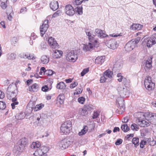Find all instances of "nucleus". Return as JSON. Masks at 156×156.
<instances>
[{
  "label": "nucleus",
  "mask_w": 156,
  "mask_h": 156,
  "mask_svg": "<svg viewBox=\"0 0 156 156\" xmlns=\"http://www.w3.org/2000/svg\"><path fill=\"white\" fill-rule=\"evenodd\" d=\"M105 59V56H98L95 59V63L97 64H101L104 62Z\"/></svg>",
  "instance_id": "6ab92c4d"
},
{
  "label": "nucleus",
  "mask_w": 156,
  "mask_h": 156,
  "mask_svg": "<svg viewBox=\"0 0 156 156\" xmlns=\"http://www.w3.org/2000/svg\"><path fill=\"white\" fill-rule=\"evenodd\" d=\"M48 43L50 47L52 48H55L57 47L58 43L55 39L52 37L48 38Z\"/></svg>",
  "instance_id": "2eb2a0df"
},
{
  "label": "nucleus",
  "mask_w": 156,
  "mask_h": 156,
  "mask_svg": "<svg viewBox=\"0 0 156 156\" xmlns=\"http://www.w3.org/2000/svg\"><path fill=\"white\" fill-rule=\"evenodd\" d=\"M144 116L146 119L148 120H152L153 119H156V114L146 112Z\"/></svg>",
  "instance_id": "f3484780"
},
{
  "label": "nucleus",
  "mask_w": 156,
  "mask_h": 156,
  "mask_svg": "<svg viewBox=\"0 0 156 156\" xmlns=\"http://www.w3.org/2000/svg\"><path fill=\"white\" fill-rule=\"evenodd\" d=\"M83 107L87 112L93 109V105H85Z\"/></svg>",
  "instance_id": "e433bc0d"
},
{
  "label": "nucleus",
  "mask_w": 156,
  "mask_h": 156,
  "mask_svg": "<svg viewBox=\"0 0 156 156\" xmlns=\"http://www.w3.org/2000/svg\"><path fill=\"white\" fill-rule=\"evenodd\" d=\"M97 44L89 42L88 44H83V49L85 51H90L94 47H97Z\"/></svg>",
  "instance_id": "ddd939ff"
},
{
  "label": "nucleus",
  "mask_w": 156,
  "mask_h": 156,
  "mask_svg": "<svg viewBox=\"0 0 156 156\" xmlns=\"http://www.w3.org/2000/svg\"><path fill=\"white\" fill-rule=\"evenodd\" d=\"M95 34L101 38H104L108 37V36L105 34V32L103 30L99 29H96L94 31Z\"/></svg>",
  "instance_id": "9b49d317"
},
{
  "label": "nucleus",
  "mask_w": 156,
  "mask_h": 156,
  "mask_svg": "<svg viewBox=\"0 0 156 156\" xmlns=\"http://www.w3.org/2000/svg\"><path fill=\"white\" fill-rule=\"evenodd\" d=\"M65 12L67 15L69 16H72L75 13L74 8L70 5H67L65 6Z\"/></svg>",
  "instance_id": "6e6552de"
},
{
  "label": "nucleus",
  "mask_w": 156,
  "mask_h": 156,
  "mask_svg": "<svg viewBox=\"0 0 156 156\" xmlns=\"http://www.w3.org/2000/svg\"><path fill=\"white\" fill-rule=\"evenodd\" d=\"M144 84L146 88L149 90H151L154 88L155 84L151 80L149 76H147L144 80Z\"/></svg>",
  "instance_id": "7ed1b4c3"
},
{
  "label": "nucleus",
  "mask_w": 156,
  "mask_h": 156,
  "mask_svg": "<svg viewBox=\"0 0 156 156\" xmlns=\"http://www.w3.org/2000/svg\"><path fill=\"white\" fill-rule=\"evenodd\" d=\"M122 65L123 64L121 61H116L114 65L113 70L118 71V70H119L121 68Z\"/></svg>",
  "instance_id": "dca6fc26"
},
{
  "label": "nucleus",
  "mask_w": 156,
  "mask_h": 156,
  "mask_svg": "<svg viewBox=\"0 0 156 156\" xmlns=\"http://www.w3.org/2000/svg\"><path fill=\"white\" fill-rule=\"evenodd\" d=\"M24 117L25 116L23 113H19L15 116L16 118L18 120L23 119Z\"/></svg>",
  "instance_id": "a19ab883"
},
{
  "label": "nucleus",
  "mask_w": 156,
  "mask_h": 156,
  "mask_svg": "<svg viewBox=\"0 0 156 156\" xmlns=\"http://www.w3.org/2000/svg\"><path fill=\"white\" fill-rule=\"evenodd\" d=\"M83 0H75L73 2V5H79L83 2Z\"/></svg>",
  "instance_id": "603ef678"
},
{
  "label": "nucleus",
  "mask_w": 156,
  "mask_h": 156,
  "mask_svg": "<svg viewBox=\"0 0 156 156\" xmlns=\"http://www.w3.org/2000/svg\"><path fill=\"white\" fill-rule=\"evenodd\" d=\"M62 54L63 52L61 51L56 50L54 51L52 55L54 58H59L62 55Z\"/></svg>",
  "instance_id": "aec40b11"
},
{
  "label": "nucleus",
  "mask_w": 156,
  "mask_h": 156,
  "mask_svg": "<svg viewBox=\"0 0 156 156\" xmlns=\"http://www.w3.org/2000/svg\"><path fill=\"white\" fill-rule=\"evenodd\" d=\"M12 12V8L11 7H9L8 8L7 11V14H11V12Z\"/></svg>",
  "instance_id": "774afa93"
},
{
  "label": "nucleus",
  "mask_w": 156,
  "mask_h": 156,
  "mask_svg": "<svg viewBox=\"0 0 156 156\" xmlns=\"http://www.w3.org/2000/svg\"><path fill=\"white\" fill-rule=\"evenodd\" d=\"M7 2H2L1 3V6L2 8L3 9H5L7 7Z\"/></svg>",
  "instance_id": "680f3d73"
},
{
  "label": "nucleus",
  "mask_w": 156,
  "mask_h": 156,
  "mask_svg": "<svg viewBox=\"0 0 156 156\" xmlns=\"http://www.w3.org/2000/svg\"><path fill=\"white\" fill-rule=\"evenodd\" d=\"M86 33L88 37V38L93 35L92 34V32L91 30H87L86 31Z\"/></svg>",
  "instance_id": "4d7b16f0"
},
{
  "label": "nucleus",
  "mask_w": 156,
  "mask_h": 156,
  "mask_svg": "<svg viewBox=\"0 0 156 156\" xmlns=\"http://www.w3.org/2000/svg\"><path fill=\"white\" fill-rule=\"evenodd\" d=\"M122 140L121 139H119L117 140L115 143V144L117 145H119L122 143Z\"/></svg>",
  "instance_id": "69168bd1"
},
{
  "label": "nucleus",
  "mask_w": 156,
  "mask_h": 156,
  "mask_svg": "<svg viewBox=\"0 0 156 156\" xmlns=\"http://www.w3.org/2000/svg\"><path fill=\"white\" fill-rule=\"evenodd\" d=\"M62 12L60 10H57L55 13L52 15V17L55 18L58 16L60 15L61 14Z\"/></svg>",
  "instance_id": "09e8293b"
},
{
  "label": "nucleus",
  "mask_w": 156,
  "mask_h": 156,
  "mask_svg": "<svg viewBox=\"0 0 156 156\" xmlns=\"http://www.w3.org/2000/svg\"><path fill=\"white\" fill-rule=\"evenodd\" d=\"M65 87V84L63 82H60L57 85V88L58 89H62Z\"/></svg>",
  "instance_id": "58836bf2"
},
{
  "label": "nucleus",
  "mask_w": 156,
  "mask_h": 156,
  "mask_svg": "<svg viewBox=\"0 0 156 156\" xmlns=\"http://www.w3.org/2000/svg\"><path fill=\"white\" fill-rule=\"evenodd\" d=\"M150 124H151V122L145 120L139 121L138 122V125L141 127L148 126L150 125Z\"/></svg>",
  "instance_id": "412c9836"
},
{
  "label": "nucleus",
  "mask_w": 156,
  "mask_h": 156,
  "mask_svg": "<svg viewBox=\"0 0 156 156\" xmlns=\"http://www.w3.org/2000/svg\"><path fill=\"white\" fill-rule=\"evenodd\" d=\"M78 85V83L77 82H75L70 84V88H73L76 87Z\"/></svg>",
  "instance_id": "0e129e2a"
},
{
  "label": "nucleus",
  "mask_w": 156,
  "mask_h": 156,
  "mask_svg": "<svg viewBox=\"0 0 156 156\" xmlns=\"http://www.w3.org/2000/svg\"><path fill=\"white\" fill-rule=\"evenodd\" d=\"M99 115V113H98L97 111H94L92 117L93 119H95L97 118Z\"/></svg>",
  "instance_id": "bf43d9fd"
},
{
  "label": "nucleus",
  "mask_w": 156,
  "mask_h": 156,
  "mask_svg": "<svg viewBox=\"0 0 156 156\" xmlns=\"http://www.w3.org/2000/svg\"><path fill=\"white\" fill-rule=\"evenodd\" d=\"M131 128L133 130L137 131L139 129V127L136 124L133 123L131 125Z\"/></svg>",
  "instance_id": "de8ad7c7"
},
{
  "label": "nucleus",
  "mask_w": 156,
  "mask_h": 156,
  "mask_svg": "<svg viewBox=\"0 0 156 156\" xmlns=\"http://www.w3.org/2000/svg\"><path fill=\"white\" fill-rule=\"evenodd\" d=\"M16 55L14 53H11L8 56V58L11 60L14 59L16 58Z\"/></svg>",
  "instance_id": "864d4df0"
},
{
  "label": "nucleus",
  "mask_w": 156,
  "mask_h": 156,
  "mask_svg": "<svg viewBox=\"0 0 156 156\" xmlns=\"http://www.w3.org/2000/svg\"><path fill=\"white\" fill-rule=\"evenodd\" d=\"M121 129L124 132H127L129 129V128L127 124H124L121 126Z\"/></svg>",
  "instance_id": "4c0bfd02"
},
{
  "label": "nucleus",
  "mask_w": 156,
  "mask_h": 156,
  "mask_svg": "<svg viewBox=\"0 0 156 156\" xmlns=\"http://www.w3.org/2000/svg\"><path fill=\"white\" fill-rule=\"evenodd\" d=\"M75 12L78 13L79 15H81L83 14V8L82 6H77L75 9Z\"/></svg>",
  "instance_id": "473e14b6"
},
{
  "label": "nucleus",
  "mask_w": 156,
  "mask_h": 156,
  "mask_svg": "<svg viewBox=\"0 0 156 156\" xmlns=\"http://www.w3.org/2000/svg\"><path fill=\"white\" fill-rule=\"evenodd\" d=\"M35 154H36V155L37 156H41L44 155L40 147L35 152V153L34 154V155Z\"/></svg>",
  "instance_id": "c9c22d12"
},
{
  "label": "nucleus",
  "mask_w": 156,
  "mask_h": 156,
  "mask_svg": "<svg viewBox=\"0 0 156 156\" xmlns=\"http://www.w3.org/2000/svg\"><path fill=\"white\" fill-rule=\"evenodd\" d=\"M123 81L125 85H128L130 83V80L125 78H124Z\"/></svg>",
  "instance_id": "052dcab7"
},
{
  "label": "nucleus",
  "mask_w": 156,
  "mask_h": 156,
  "mask_svg": "<svg viewBox=\"0 0 156 156\" xmlns=\"http://www.w3.org/2000/svg\"><path fill=\"white\" fill-rule=\"evenodd\" d=\"M7 98L8 99L11 100L12 98L14 97H16V94L15 93H7Z\"/></svg>",
  "instance_id": "37998d69"
},
{
  "label": "nucleus",
  "mask_w": 156,
  "mask_h": 156,
  "mask_svg": "<svg viewBox=\"0 0 156 156\" xmlns=\"http://www.w3.org/2000/svg\"><path fill=\"white\" fill-rule=\"evenodd\" d=\"M112 72L109 69L105 71L104 73V75L106 77H108L110 78L112 77Z\"/></svg>",
  "instance_id": "c85d7f7f"
},
{
  "label": "nucleus",
  "mask_w": 156,
  "mask_h": 156,
  "mask_svg": "<svg viewBox=\"0 0 156 156\" xmlns=\"http://www.w3.org/2000/svg\"><path fill=\"white\" fill-rule=\"evenodd\" d=\"M89 69L88 68L84 69L81 73V76H83L89 71Z\"/></svg>",
  "instance_id": "13d9d810"
},
{
  "label": "nucleus",
  "mask_w": 156,
  "mask_h": 156,
  "mask_svg": "<svg viewBox=\"0 0 156 156\" xmlns=\"http://www.w3.org/2000/svg\"><path fill=\"white\" fill-rule=\"evenodd\" d=\"M51 9L54 11H55L58 8V4L57 1H53L51 2L50 4Z\"/></svg>",
  "instance_id": "a211bd4d"
},
{
  "label": "nucleus",
  "mask_w": 156,
  "mask_h": 156,
  "mask_svg": "<svg viewBox=\"0 0 156 156\" xmlns=\"http://www.w3.org/2000/svg\"><path fill=\"white\" fill-rule=\"evenodd\" d=\"M48 20H45L44 21L42 25L40 27V32L41 35V37L43 36V35L45 34L48 28Z\"/></svg>",
  "instance_id": "0eeeda50"
},
{
  "label": "nucleus",
  "mask_w": 156,
  "mask_h": 156,
  "mask_svg": "<svg viewBox=\"0 0 156 156\" xmlns=\"http://www.w3.org/2000/svg\"><path fill=\"white\" fill-rule=\"evenodd\" d=\"M55 72L51 69H48L45 70L44 72V74L47 75V76H52L54 73H55Z\"/></svg>",
  "instance_id": "79ce46f5"
},
{
  "label": "nucleus",
  "mask_w": 156,
  "mask_h": 156,
  "mask_svg": "<svg viewBox=\"0 0 156 156\" xmlns=\"http://www.w3.org/2000/svg\"><path fill=\"white\" fill-rule=\"evenodd\" d=\"M70 145V140L67 138H65L61 141L59 146L62 150H64L67 148Z\"/></svg>",
  "instance_id": "1a4fd4ad"
},
{
  "label": "nucleus",
  "mask_w": 156,
  "mask_h": 156,
  "mask_svg": "<svg viewBox=\"0 0 156 156\" xmlns=\"http://www.w3.org/2000/svg\"><path fill=\"white\" fill-rule=\"evenodd\" d=\"M132 142L134 144L135 147H136L139 144V139L138 138L134 137L133 139Z\"/></svg>",
  "instance_id": "f704fd0d"
},
{
  "label": "nucleus",
  "mask_w": 156,
  "mask_h": 156,
  "mask_svg": "<svg viewBox=\"0 0 156 156\" xmlns=\"http://www.w3.org/2000/svg\"><path fill=\"white\" fill-rule=\"evenodd\" d=\"M117 76L119 78L118 79V80L119 82H121L122 80H123V79L124 78L123 76L120 73L118 74Z\"/></svg>",
  "instance_id": "3c124183"
},
{
  "label": "nucleus",
  "mask_w": 156,
  "mask_h": 156,
  "mask_svg": "<svg viewBox=\"0 0 156 156\" xmlns=\"http://www.w3.org/2000/svg\"><path fill=\"white\" fill-rule=\"evenodd\" d=\"M35 105V102H30L28 104V106L31 108V110L34 109V111H37L41 109L44 105L42 104L37 105L34 108Z\"/></svg>",
  "instance_id": "9d476101"
},
{
  "label": "nucleus",
  "mask_w": 156,
  "mask_h": 156,
  "mask_svg": "<svg viewBox=\"0 0 156 156\" xmlns=\"http://www.w3.org/2000/svg\"><path fill=\"white\" fill-rule=\"evenodd\" d=\"M19 143L20 144L21 146H23L24 147L27 144V139L25 138H23L19 141Z\"/></svg>",
  "instance_id": "a878e982"
},
{
  "label": "nucleus",
  "mask_w": 156,
  "mask_h": 156,
  "mask_svg": "<svg viewBox=\"0 0 156 156\" xmlns=\"http://www.w3.org/2000/svg\"><path fill=\"white\" fill-rule=\"evenodd\" d=\"M146 40L147 46L148 47H151L153 45L156 43V38L154 37L148 38Z\"/></svg>",
  "instance_id": "4468645a"
},
{
  "label": "nucleus",
  "mask_w": 156,
  "mask_h": 156,
  "mask_svg": "<svg viewBox=\"0 0 156 156\" xmlns=\"http://www.w3.org/2000/svg\"><path fill=\"white\" fill-rule=\"evenodd\" d=\"M117 90L121 97L124 98L128 96L129 92L125 88L123 85H119L117 88Z\"/></svg>",
  "instance_id": "39448f33"
},
{
  "label": "nucleus",
  "mask_w": 156,
  "mask_h": 156,
  "mask_svg": "<svg viewBox=\"0 0 156 156\" xmlns=\"http://www.w3.org/2000/svg\"><path fill=\"white\" fill-rule=\"evenodd\" d=\"M79 111L81 114L83 116H85L87 115L88 113V112L86 111L83 107L80 108L79 109Z\"/></svg>",
  "instance_id": "ea45409f"
},
{
  "label": "nucleus",
  "mask_w": 156,
  "mask_h": 156,
  "mask_svg": "<svg viewBox=\"0 0 156 156\" xmlns=\"http://www.w3.org/2000/svg\"><path fill=\"white\" fill-rule=\"evenodd\" d=\"M6 105L5 102L0 101V109L3 110L6 108Z\"/></svg>",
  "instance_id": "8fccbe9b"
},
{
  "label": "nucleus",
  "mask_w": 156,
  "mask_h": 156,
  "mask_svg": "<svg viewBox=\"0 0 156 156\" xmlns=\"http://www.w3.org/2000/svg\"><path fill=\"white\" fill-rule=\"evenodd\" d=\"M23 146H19L16 145L15 146L14 148V151L15 153H18L21 150V148Z\"/></svg>",
  "instance_id": "c03bdc74"
},
{
  "label": "nucleus",
  "mask_w": 156,
  "mask_h": 156,
  "mask_svg": "<svg viewBox=\"0 0 156 156\" xmlns=\"http://www.w3.org/2000/svg\"><path fill=\"white\" fill-rule=\"evenodd\" d=\"M106 80V76L104 75L103 76H101V77L100 81L101 83H104L105 82Z\"/></svg>",
  "instance_id": "e2e57ef3"
},
{
  "label": "nucleus",
  "mask_w": 156,
  "mask_h": 156,
  "mask_svg": "<svg viewBox=\"0 0 156 156\" xmlns=\"http://www.w3.org/2000/svg\"><path fill=\"white\" fill-rule=\"evenodd\" d=\"M39 89L38 85L36 83L33 84L29 88V90L31 92H37Z\"/></svg>",
  "instance_id": "b1692460"
},
{
  "label": "nucleus",
  "mask_w": 156,
  "mask_h": 156,
  "mask_svg": "<svg viewBox=\"0 0 156 156\" xmlns=\"http://www.w3.org/2000/svg\"><path fill=\"white\" fill-rule=\"evenodd\" d=\"M147 143V142L146 141H145L144 140H142L140 142V147L141 148H143L144 147V146Z\"/></svg>",
  "instance_id": "5fc2aeb1"
},
{
  "label": "nucleus",
  "mask_w": 156,
  "mask_h": 156,
  "mask_svg": "<svg viewBox=\"0 0 156 156\" xmlns=\"http://www.w3.org/2000/svg\"><path fill=\"white\" fill-rule=\"evenodd\" d=\"M72 124L70 121L65 122L60 127V132L62 134H67L70 133V131L72 129Z\"/></svg>",
  "instance_id": "f257e3e1"
},
{
  "label": "nucleus",
  "mask_w": 156,
  "mask_h": 156,
  "mask_svg": "<svg viewBox=\"0 0 156 156\" xmlns=\"http://www.w3.org/2000/svg\"><path fill=\"white\" fill-rule=\"evenodd\" d=\"M65 99L64 95L63 94H60L57 98V101L61 104L63 103L64 100Z\"/></svg>",
  "instance_id": "cd10ccee"
},
{
  "label": "nucleus",
  "mask_w": 156,
  "mask_h": 156,
  "mask_svg": "<svg viewBox=\"0 0 156 156\" xmlns=\"http://www.w3.org/2000/svg\"><path fill=\"white\" fill-rule=\"evenodd\" d=\"M117 102L116 103L118 106L119 113L122 114L125 109L124 100L122 98H119L117 100Z\"/></svg>",
  "instance_id": "423d86ee"
},
{
  "label": "nucleus",
  "mask_w": 156,
  "mask_h": 156,
  "mask_svg": "<svg viewBox=\"0 0 156 156\" xmlns=\"http://www.w3.org/2000/svg\"><path fill=\"white\" fill-rule=\"evenodd\" d=\"M41 62L44 64H47L49 61V57L46 55H43L41 58Z\"/></svg>",
  "instance_id": "393cba45"
},
{
  "label": "nucleus",
  "mask_w": 156,
  "mask_h": 156,
  "mask_svg": "<svg viewBox=\"0 0 156 156\" xmlns=\"http://www.w3.org/2000/svg\"><path fill=\"white\" fill-rule=\"evenodd\" d=\"M106 45L109 48L115 49L117 47V42L114 39H112L107 41Z\"/></svg>",
  "instance_id": "f8f14e48"
},
{
  "label": "nucleus",
  "mask_w": 156,
  "mask_h": 156,
  "mask_svg": "<svg viewBox=\"0 0 156 156\" xmlns=\"http://www.w3.org/2000/svg\"><path fill=\"white\" fill-rule=\"evenodd\" d=\"M95 36V35H92L91 36L89 37V38H88V39L90 42L95 44H97L98 43V41L94 38Z\"/></svg>",
  "instance_id": "7c9ffc66"
},
{
  "label": "nucleus",
  "mask_w": 156,
  "mask_h": 156,
  "mask_svg": "<svg viewBox=\"0 0 156 156\" xmlns=\"http://www.w3.org/2000/svg\"><path fill=\"white\" fill-rule=\"evenodd\" d=\"M66 59L69 62H74L77 59V53L73 50L66 51Z\"/></svg>",
  "instance_id": "f03ea898"
},
{
  "label": "nucleus",
  "mask_w": 156,
  "mask_h": 156,
  "mask_svg": "<svg viewBox=\"0 0 156 156\" xmlns=\"http://www.w3.org/2000/svg\"><path fill=\"white\" fill-rule=\"evenodd\" d=\"M85 100V98L83 97L79 98L78 99V102L81 104H83Z\"/></svg>",
  "instance_id": "6e6d98bb"
},
{
  "label": "nucleus",
  "mask_w": 156,
  "mask_h": 156,
  "mask_svg": "<svg viewBox=\"0 0 156 156\" xmlns=\"http://www.w3.org/2000/svg\"><path fill=\"white\" fill-rule=\"evenodd\" d=\"M87 126H85L81 131L78 133V135L80 136H83L87 133Z\"/></svg>",
  "instance_id": "2f4dec72"
},
{
  "label": "nucleus",
  "mask_w": 156,
  "mask_h": 156,
  "mask_svg": "<svg viewBox=\"0 0 156 156\" xmlns=\"http://www.w3.org/2000/svg\"><path fill=\"white\" fill-rule=\"evenodd\" d=\"M41 149L42 152H43V154L44 155L46 154V153L49 150L45 146H42L40 147Z\"/></svg>",
  "instance_id": "49530a36"
},
{
  "label": "nucleus",
  "mask_w": 156,
  "mask_h": 156,
  "mask_svg": "<svg viewBox=\"0 0 156 156\" xmlns=\"http://www.w3.org/2000/svg\"><path fill=\"white\" fill-rule=\"evenodd\" d=\"M37 37V36L35 35V34L34 33H32L31 34V36L30 37V41H32L31 42H30V43L31 45H32L33 44V40H34Z\"/></svg>",
  "instance_id": "a18cd8bd"
},
{
  "label": "nucleus",
  "mask_w": 156,
  "mask_h": 156,
  "mask_svg": "<svg viewBox=\"0 0 156 156\" xmlns=\"http://www.w3.org/2000/svg\"><path fill=\"white\" fill-rule=\"evenodd\" d=\"M48 89V87L47 85L43 86L41 88V90L44 92L47 91Z\"/></svg>",
  "instance_id": "338daca9"
},
{
  "label": "nucleus",
  "mask_w": 156,
  "mask_h": 156,
  "mask_svg": "<svg viewBox=\"0 0 156 156\" xmlns=\"http://www.w3.org/2000/svg\"><path fill=\"white\" fill-rule=\"evenodd\" d=\"M138 42L139 40L138 39H132L126 44L125 47V50L127 51H131L135 47Z\"/></svg>",
  "instance_id": "20e7f679"
},
{
  "label": "nucleus",
  "mask_w": 156,
  "mask_h": 156,
  "mask_svg": "<svg viewBox=\"0 0 156 156\" xmlns=\"http://www.w3.org/2000/svg\"><path fill=\"white\" fill-rule=\"evenodd\" d=\"M152 57H151L146 61L145 64V68L146 70H148L151 68L152 67Z\"/></svg>",
  "instance_id": "4be33fe9"
},
{
  "label": "nucleus",
  "mask_w": 156,
  "mask_h": 156,
  "mask_svg": "<svg viewBox=\"0 0 156 156\" xmlns=\"http://www.w3.org/2000/svg\"><path fill=\"white\" fill-rule=\"evenodd\" d=\"M15 87L12 85H9L7 89V93H15Z\"/></svg>",
  "instance_id": "72a5a7b5"
},
{
  "label": "nucleus",
  "mask_w": 156,
  "mask_h": 156,
  "mask_svg": "<svg viewBox=\"0 0 156 156\" xmlns=\"http://www.w3.org/2000/svg\"><path fill=\"white\" fill-rule=\"evenodd\" d=\"M41 146V144L38 141L33 142L31 144L30 147L32 149H34L35 148H38Z\"/></svg>",
  "instance_id": "c756f323"
},
{
  "label": "nucleus",
  "mask_w": 156,
  "mask_h": 156,
  "mask_svg": "<svg viewBox=\"0 0 156 156\" xmlns=\"http://www.w3.org/2000/svg\"><path fill=\"white\" fill-rule=\"evenodd\" d=\"M20 57L21 58H27L28 59H34V56L28 53H23L20 55Z\"/></svg>",
  "instance_id": "5701e85b"
},
{
  "label": "nucleus",
  "mask_w": 156,
  "mask_h": 156,
  "mask_svg": "<svg viewBox=\"0 0 156 156\" xmlns=\"http://www.w3.org/2000/svg\"><path fill=\"white\" fill-rule=\"evenodd\" d=\"M142 27V25L139 24H133L132 26V29L133 30H140Z\"/></svg>",
  "instance_id": "bb28decb"
}]
</instances>
